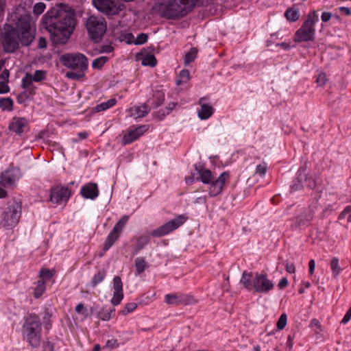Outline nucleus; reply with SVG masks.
Here are the masks:
<instances>
[{"label":"nucleus","mask_w":351,"mask_h":351,"mask_svg":"<svg viewBox=\"0 0 351 351\" xmlns=\"http://www.w3.org/2000/svg\"><path fill=\"white\" fill-rule=\"evenodd\" d=\"M28 97L29 95L27 94V93L24 92L18 95L17 100L19 103H23L27 100Z\"/></svg>","instance_id":"obj_58"},{"label":"nucleus","mask_w":351,"mask_h":351,"mask_svg":"<svg viewBox=\"0 0 351 351\" xmlns=\"http://www.w3.org/2000/svg\"><path fill=\"white\" fill-rule=\"evenodd\" d=\"M180 295L176 294H167L165 295V301L169 304L180 305Z\"/></svg>","instance_id":"obj_31"},{"label":"nucleus","mask_w":351,"mask_h":351,"mask_svg":"<svg viewBox=\"0 0 351 351\" xmlns=\"http://www.w3.org/2000/svg\"><path fill=\"white\" fill-rule=\"evenodd\" d=\"M150 111L149 106L145 103L141 106H133L129 110L130 116L134 119L142 118L146 116Z\"/></svg>","instance_id":"obj_17"},{"label":"nucleus","mask_w":351,"mask_h":351,"mask_svg":"<svg viewBox=\"0 0 351 351\" xmlns=\"http://www.w3.org/2000/svg\"><path fill=\"white\" fill-rule=\"evenodd\" d=\"M39 276L41 278V280H43L44 281L45 280H49L53 276V274L51 271L48 269H42L40 271Z\"/></svg>","instance_id":"obj_46"},{"label":"nucleus","mask_w":351,"mask_h":351,"mask_svg":"<svg viewBox=\"0 0 351 351\" xmlns=\"http://www.w3.org/2000/svg\"><path fill=\"white\" fill-rule=\"evenodd\" d=\"M351 319V307L348 309L343 318L341 320L342 324L348 323Z\"/></svg>","instance_id":"obj_57"},{"label":"nucleus","mask_w":351,"mask_h":351,"mask_svg":"<svg viewBox=\"0 0 351 351\" xmlns=\"http://www.w3.org/2000/svg\"><path fill=\"white\" fill-rule=\"evenodd\" d=\"M86 27L92 40L98 42L106 31V23L103 17L90 16L88 18Z\"/></svg>","instance_id":"obj_7"},{"label":"nucleus","mask_w":351,"mask_h":351,"mask_svg":"<svg viewBox=\"0 0 351 351\" xmlns=\"http://www.w3.org/2000/svg\"><path fill=\"white\" fill-rule=\"evenodd\" d=\"M27 125V121L23 118H14L9 125L10 130L21 134Z\"/></svg>","instance_id":"obj_19"},{"label":"nucleus","mask_w":351,"mask_h":351,"mask_svg":"<svg viewBox=\"0 0 351 351\" xmlns=\"http://www.w3.org/2000/svg\"><path fill=\"white\" fill-rule=\"evenodd\" d=\"M204 98H201L199 104L201 105L200 110H198V116L201 119H207L213 114L212 106L203 104Z\"/></svg>","instance_id":"obj_20"},{"label":"nucleus","mask_w":351,"mask_h":351,"mask_svg":"<svg viewBox=\"0 0 351 351\" xmlns=\"http://www.w3.org/2000/svg\"><path fill=\"white\" fill-rule=\"evenodd\" d=\"M330 267L332 271L333 278H336L341 271V268L339 266V258L333 257L330 262Z\"/></svg>","instance_id":"obj_23"},{"label":"nucleus","mask_w":351,"mask_h":351,"mask_svg":"<svg viewBox=\"0 0 351 351\" xmlns=\"http://www.w3.org/2000/svg\"><path fill=\"white\" fill-rule=\"evenodd\" d=\"M332 16V14L330 12H323L322 15V20L323 22H327L328 21L330 18Z\"/></svg>","instance_id":"obj_61"},{"label":"nucleus","mask_w":351,"mask_h":351,"mask_svg":"<svg viewBox=\"0 0 351 351\" xmlns=\"http://www.w3.org/2000/svg\"><path fill=\"white\" fill-rule=\"evenodd\" d=\"M106 346L110 348H117L118 346L117 341L116 339L108 340Z\"/></svg>","instance_id":"obj_59"},{"label":"nucleus","mask_w":351,"mask_h":351,"mask_svg":"<svg viewBox=\"0 0 351 351\" xmlns=\"http://www.w3.org/2000/svg\"><path fill=\"white\" fill-rule=\"evenodd\" d=\"M308 267H309V274L312 275L314 272L315 267V263L313 259L311 260L308 263Z\"/></svg>","instance_id":"obj_63"},{"label":"nucleus","mask_w":351,"mask_h":351,"mask_svg":"<svg viewBox=\"0 0 351 351\" xmlns=\"http://www.w3.org/2000/svg\"><path fill=\"white\" fill-rule=\"evenodd\" d=\"M75 311L77 313L81 314L83 318H86L88 315V311L83 304H79L75 307Z\"/></svg>","instance_id":"obj_48"},{"label":"nucleus","mask_w":351,"mask_h":351,"mask_svg":"<svg viewBox=\"0 0 351 351\" xmlns=\"http://www.w3.org/2000/svg\"><path fill=\"white\" fill-rule=\"evenodd\" d=\"M274 287V284L267 276L263 274H256L253 278V289L256 292L267 293Z\"/></svg>","instance_id":"obj_11"},{"label":"nucleus","mask_w":351,"mask_h":351,"mask_svg":"<svg viewBox=\"0 0 351 351\" xmlns=\"http://www.w3.org/2000/svg\"><path fill=\"white\" fill-rule=\"evenodd\" d=\"M70 195L66 187L57 186L51 189L50 199L53 204H62L69 199Z\"/></svg>","instance_id":"obj_13"},{"label":"nucleus","mask_w":351,"mask_h":351,"mask_svg":"<svg viewBox=\"0 0 351 351\" xmlns=\"http://www.w3.org/2000/svg\"><path fill=\"white\" fill-rule=\"evenodd\" d=\"M301 173L299 174L297 180L294 181L293 184L291 186V191H295L299 190L302 188L301 182L302 178H300Z\"/></svg>","instance_id":"obj_52"},{"label":"nucleus","mask_w":351,"mask_h":351,"mask_svg":"<svg viewBox=\"0 0 351 351\" xmlns=\"http://www.w3.org/2000/svg\"><path fill=\"white\" fill-rule=\"evenodd\" d=\"M137 308V304L134 302L128 303L125 308L121 311L120 313L125 315L132 311H134Z\"/></svg>","instance_id":"obj_40"},{"label":"nucleus","mask_w":351,"mask_h":351,"mask_svg":"<svg viewBox=\"0 0 351 351\" xmlns=\"http://www.w3.org/2000/svg\"><path fill=\"white\" fill-rule=\"evenodd\" d=\"M9 91L8 86L3 82H0V93H5Z\"/></svg>","instance_id":"obj_60"},{"label":"nucleus","mask_w":351,"mask_h":351,"mask_svg":"<svg viewBox=\"0 0 351 351\" xmlns=\"http://www.w3.org/2000/svg\"><path fill=\"white\" fill-rule=\"evenodd\" d=\"M21 206L16 201L9 202L8 207L2 214L1 224L3 227L10 228L15 226L21 217Z\"/></svg>","instance_id":"obj_8"},{"label":"nucleus","mask_w":351,"mask_h":351,"mask_svg":"<svg viewBox=\"0 0 351 351\" xmlns=\"http://www.w3.org/2000/svg\"><path fill=\"white\" fill-rule=\"evenodd\" d=\"M105 276H106L105 271H104V270L99 271L97 274H95L94 276V278L92 281L93 285L95 287L98 283L101 282L104 280Z\"/></svg>","instance_id":"obj_43"},{"label":"nucleus","mask_w":351,"mask_h":351,"mask_svg":"<svg viewBox=\"0 0 351 351\" xmlns=\"http://www.w3.org/2000/svg\"><path fill=\"white\" fill-rule=\"evenodd\" d=\"M108 60L106 56H101L93 60L92 66L95 69H101L104 64Z\"/></svg>","instance_id":"obj_35"},{"label":"nucleus","mask_w":351,"mask_h":351,"mask_svg":"<svg viewBox=\"0 0 351 351\" xmlns=\"http://www.w3.org/2000/svg\"><path fill=\"white\" fill-rule=\"evenodd\" d=\"M147 40V35L141 33L138 35V36L132 41L135 45H142L144 44ZM130 43H132L131 40H130Z\"/></svg>","instance_id":"obj_45"},{"label":"nucleus","mask_w":351,"mask_h":351,"mask_svg":"<svg viewBox=\"0 0 351 351\" xmlns=\"http://www.w3.org/2000/svg\"><path fill=\"white\" fill-rule=\"evenodd\" d=\"M340 219H346L348 222H351V206H348L339 215Z\"/></svg>","instance_id":"obj_47"},{"label":"nucleus","mask_w":351,"mask_h":351,"mask_svg":"<svg viewBox=\"0 0 351 351\" xmlns=\"http://www.w3.org/2000/svg\"><path fill=\"white\" fill-rule=\"evenodd\" d=\"M98 189L95 184H88L81 189L82 195L86 199H94L98 196Z\"/></svg>","instance_id":"obj_18"},{"label":"nucleus","mask_w":351,"mask_h":351,"mask_svg":"<svg viewBox=\"0 0 351 351\" xmlns=\"http://www.w3.org/2000/svg\"><path fill=\"white\" fill-rule=\"evenodd\" d=\"M112 51L113 47L109 45H102L99 49V53H110Z\"/></svg>","instance_id":"obj_55"},{"label":"nucleus","mask_w":351,"mask_h":351,"mask_svg":"<svg viewBox=\"0 0 351 351\" xmlns=\"http://www.w3.org/2000/svg\"><path fill=\"white\" fill-rule=\"evenodd\" d=\"M116 102H117V101L115 99H114V98L110 99L106 102H103V103L97 105L95 107V110L96 112H101V111L106 110L112 107L116 104Z\"/></svg>","instance_id":"obj_29"},{"label":"nucleus","mask_w":351,"mask_h":351,"mask_svg":"<svg viewBox=\"0 0 351 351\" xmlns=\"http://www.w3.org/2000/svg\"><path fill=\"white\" fill-rule=\"evenodd\" d=\"M115 313L114 309H111L109 311H106L104 309L99 311V316L104 321L109 320L112 316H114Z\"/></svg>","instance_id":"obj_37"},{"label":"nucleus","mask_w":351,"mask_h":351,"mask_svg":"<svg viewBox=\"0 0 351 351\" xmlns=\"http://www.w3.org/2000/svg\"><path fill=\"white\" fill-rule=\"evenodd\" d=\"M228 178L229 173L227 172H223L216 180L213 182L209 190L210 196L215 197L219 194L223 189L226 181L228 180Z\"/></svg>","instance_id":"obj_14"},{"label":"nucleus","mask_w":351,"mask_h":351,"mask_svg":"<svg viewBox=\"0 0 351 351\" xmlns=\"http://www.w3.org/2000/svg\"><path fill=\"white\" fill-rule=\"evenodd\" d=\"M114 291L123 292V283L119 276H115L113 279Z\"/></svg>","instance_id":"obj_39"},{"label":"nucleus","mask_w":351,"mask_h":351,"mask_svg":"<svg viewBox=\"0 0 351 351\" xmlns=\"http://www.w3.org/2000/svg\"><path fill=\"white\" fill-rule=\"evenodd\" d=\"M93 3L98 10L108 16L118 14L124 7L114 0H93Z\"/></svg>","instance_id":"obj_9"},{"label":"nucleus","mask_w":351,"mask_h":351,"mask_svg":"<svg viewBox=\"0 0 351 351\" xmlns=\"http://www.w3.org/2000/svg\"><path fill=\"white\" fill-rule=\"evenodd\" d=\"M190 80V73L187 69L182 70L178 74L176 84L177 86H180L182 84L187 83Z\"/></svg>","instance_id":"obj_24"},{"label":"nucleus","mask_w":351,"mask_h":351,"mask_svg":"<svg viewBox=\"0 0 351 351\" xmlns=\"http://www.w3.org/2000/svg\"><path fill=\"white\" fill-rule=\"evenodd\" d=\"M45 291V282L43 280H39L36 282L34 288V296L36 298H40Z\"/></svg>","instance_id":"obj_28"},{"label":"nucleus","mask_w":351,"mask_h":351,"mask_svg":"<svg viewBox=\"0 0 351 351\" xmlns=\"http://www.w3.org/2000/svg\"><path fill=\"white\" fill-rule=\"evenodd\" d=\"M267 170V167L265 163H262L256 166L255 174H259L261 176H263Z\"/></svg>","instance_id":"obj_50"},{"label":"nucleus","mask_w":351,"mask_h":351,"mask_svg":"<svg viewBox=\"0 0 351 351\" xmlns=\"http://www.w3.org/2000/svg\"><path fill=\"white\" fill-rule=\"evenodd\" d=\"M77 23L75 11L68 5L52 7L43 16L44 27L51 33L53 42L64 44L73 32Z\"/></svg>","instance_id":"obj_1"},{"label":"nucleus","mask_w":351,"mask_h":351,"mask_svg":"<svg viewBox=\"0 0 351 351\" xmlns=\"http://www.w3.org/2000/svg\"><path fill=\"white\" fill-rule=\"evenodd\" d=\"M35 29L31 26L28 16H21L15 27L5 25L1 43L5 52L12 53L19 46V41L24 46H29L34 39Z\"/></svg>","instance_id":"obj_2"},{"label":"nucleus","mask_w":351,"mask_h":351,"mask_svg":"<svg viewBox=\"0 0 351 351\" xmlns=\"http://www.w3.org/2000/svg\"><path fill=\"white\" fill-rule=\"evenodd\" d=\"M164 93L161 91H156L154 95V97L155 98L156 101L154 102V107L158 108L160 106L164 101Z\"/></svg>","instance_id":"obj_38"},{"label":"nucleus","mask_w":351,"mask_h":351,"mask_svg":"<svg viewBox=\"0 0 351 351\" xmlns=\"http://www.w3.org/2000/svg\"><path fill=\"white\" fill-rule=\"evenodd\" d=\"M18 170L14 169H8L0 176V185L7 187L11 186L18 178Z\"/></svg>","instance_id":"obj_15"},{"label":"nucleus","mask_w":351,"mask_h":351,"mask_svg":"<svg viewBox=\"0 0 351 351\" xmlns=\"http://www.w3.org/2000/svg\"><path fill=\"white\" fill-rule=\"evenodd\" d=\"M318 21L315 11L310 12L302 27L295 32L294 41L297 43L313 40L315 36L314 25Z\"/></svg>","instance_id":"obj_6"},{"label":"nucleus","mask_w":351,"mask_h":351,"mask_svg":"<svg viewBox=\"0 0 351 351\" xmlns=\"http://www.w3.org/2000/svg\"><path fill=\"white\" fill-rule=\"evenodd\" d=\"M142 64L144 66H154L156 64V60L154 55L147 54L142 60Z\"/></svg>","instance_id":"obj_33"},{"label":"nucleus","mask_w":351,"mask_h":351,"mask_svg":"<svg viewBox=\"0 0 351 351\" xmlns=\"http://www.w3.org/2000/svg\"><path fill=\"white\" fill-rule=\"evenodd\" d=\"M60 60L66 67L72 71H68L66 76L69 79L80 80L84 77L88 68V60L82 53H68L60 56Z\"/></svg>","instance_id":"obj_4"},{"label":"nucleus","mask_w":351,"mask_h":351,"mask_svg":"<svg viewBox=\"0 0 351 351\" xmlns=\"http://www.w3.org/2000/svg\"><path fill=\"white\" fill-rule=\"evenodd\" d=\"M123 298V292L114 291L113 297L111 302L113 305L116 306L121 303Z\"/></svg>","instance_id":"obj_42"},{"label":"nucleus","mask_w":351,"mask_h":351,"mask_svg":"<svg viewBox=\"0 0 351 351\" xmlns=\"http://www.w3.org/2000/svg\"><path fill=\"white\" fill-rule=\"evenodd\" d=\"M23 334L28 343L34 348L39 346L41 341V323L36 315H29L23 324Z\"/></svg>","instance_id":"obj_5"},{"label":"nucleus","mask_w":351,"mask_h":351,"mask_svg":"<svg viewBox=\"0 0 351 351\" xmlns=\"http://www.w3.org/2000/svg\"><path fill=\"white\" fill-rule=\"evenodd\" d=\"M287 316L285 313H282L280 315L278 321L277 322V328H278V330L284 329L287 325Z\"/></svg>","instance_id":"obj_44"},{"label":"nucleus","mask_w":351,"mask_h":351,"mask_svg":"<svg viewBox=\"0 0 351 351\" xmlns=\"http://www.w3.org/2000/svg\"><path fill=\"white\" fill-rule=\"evenodd\" d=\"M288 285V280L286 278H283L280 280V281L279 282L278 286L280 289H283L285 287H286Z\"/></svg>","instance_id":"obj_62"},{"label":"nucleus","mask_w":351,"mask_h":351,"mask_svg":"<svg viewBox=\"0 0 351 351\" xmlns=\"http://www.w3.org/2000/svg\"><path fill=\"white\" fill-rule=\"evenodd\" d=\"M197 54V49L195 47H193L190 49L189 52L184 56V65H188L195 59Z\"/></svg>","instance_id":"obj_30"},{"label":"nucleus","mask_w":351,"mask_h":351,"mask_svg":"<svg viewBox=\"0 0 351 351\" xmlns=\"http://www.w3.org/2000/svg\"><path fill=\"white\" fill-rule=\"evenodd\" d=\"M327 81L326 76L324 73H320L317 78L318 86H324Z\"/></svg>","instance_id":"obj_54"},{"label":"nucleus","mask_w":351,"mask_h":351,"mask_svg":"<svg viewBox=\"0 0 351 351\" xmlns=\"http://www.w3.org/2000/svg\"><path fill=\"white\" fill-rule=\"evenodd\" d=\"M195 169L199 174L200 179L202 181V182L207 184L209 183L210 181L213 180V178L210 171L208 169H203L202 168H199L197 166H195Z\"/></svg>","instance_id":"obj_22"},{"label":"nucleus","mask_w":351,"mask_h":351,"mask_svg":"<svg viewBox=\"0 0 351 351\" xmlns=\"http://www.w3.org/2000/svg\"><path fill=\"white\" fill-rule=\"evenodd\" d=\"M201 1L169 0L155 4L153 10L162 17L173 19L186 15Z\"/></svg>","instance_id":"obj_3"},{"label":"nucleus","mask_w":351,"mask_h":351,"mask_svg":"<svg viewBox=\"0 0 351 351\" xmlns=\"http://www.w3.org/2000/svg\"><path fill=\"white\" fill-rule=\"evenodd\" d=\"M128 220V216H123L114 226L111 232L109 234L104 245V250H108L118 239L121 232Z\"/></svg>","instance_id":"obj_12"},{"label":"nucleus","mask_w":351,"mask_h":351,"mask_svg":"<svg viewBox=\"0 0 351 351\" xmlns=\"http://www.w3.org/2000/svg\"><path fill=\"white\" fill-rule=\"evenodd\" d=\"M45 8H46V5L43 2H39V3H36L33 8L34 14H35L36 16L41 14L44 12Z\"/></svg>","instance_id":"obj_41"},{"label":"nucleus","mask_w":351,"mask_h":351,"mask_svg":"<svg viewBox=\"0 0 351 351\" xmlns=\"http://www.w3.org/2000/svg\"><path fill=\"white\" fill-rule=\"evenodd\" d=\"M50 315L48 313H46L45 315L44 316V323H45V327L46 329H49L50 325L47 323L48 321H49Z\"/></svg>","instance_id":"obj_64"},{"label":"nucleus","mask_w":351,"mask_h":351,"mask_svg":"<svg viewBox=\"0 0 351 351\" xmlns=\"http://www.w3.org/2000/svg\"><path fill=\"white\" fill-rule=\"evenodd\" d=\"M34 79L32 75L30 74H26L25 76L22 80V86L24 88H28L29 85L32 84Z\"/></svg>","instance_id":"obj_49"},{"label":"nucleus","mask_w":351,"mask_h":351,"mask_svg":"<svg viewBox=\"0 0 351 351\" xmlns=\"http://www.w3.org/2000/svg\"><path fill=\"white\" fill-rule=\"evenodd\" d=\"M185 221L186 218L184 216L179 215L178 217L171 219L167 223L153 230L151 233V235L156 237L164 236L177 229L178 227L182 225Z\"/></svg>","instance_id":"obj_10"},{"label":"nucleus","mask_w":351,"mask_h":351,"mask_svg":"<svg viewBox=\"0 0 351 351\" xmlns=\"http://www.w3.org/2000/svg\"><path fill=\"white\" fill-rule=\"evenodd\" d=\"M313 218V210L309 208L308 210H304L300 213L295 219L294 226L295 228L308 226Z\"/></svg>","instance_id":"obj_16"},{"label":"nucleus","mask_w":351,"mask_h":351,"mask_svg":"<svg viewBox=\"0 0 351 351\" xmlns=\"http://www.w3.org/2000/svg\"><path fill=\"white\" fill-rule=\"evenodd\" d=\"M45 77V72L41 70H37L35 71L34 75L32 76L34 81L40 82L43 80Z\"/></svg>","instance_id":"obj_51"},{"label":"nucleus","mask_w":351,"mask_h":351,"mask_svg":"<svg viewBox=\"0 0 351 351\" xmlns=\"http://www.w3.org/2000/svg\"><path fill=\"white\" fill-rule=\"evenodd\" d=\"M13 101L10 98H3L0 99V107L3 110H12Z\"/></svg>","instance_id":"obj_36"},{"label":"nucleus","mask_w":351,"mask_h":351,"mask_svg":"<svg viewBox=\"0 0 351 351\" xmlns=\"http://www.w3.org/2000/svg\"><path fill=\"white\" fill-rule=\"evenodd\" d=\"M285 16L289 21H295L299 19L300 14L297 10L288 9L285 12Z\"/></svg>","instance_id":"obj_34"},{"label":"nucleus","mask_w":351,"mask_h":351,"mask_svg":"<svg viewBox=\"0 0 351 351\" xmlns=\"http://www.w3.org/2000/svg\"><path fill=\"white\" fill-rule=\"evenodd\" d=\"M147 130H148L147 125H141V126L136 128L133 131L139 137L141 135H143Z\"/></svg>","instance_id":"obj_53"},{"label":"nucleus","mask_w":351,"mask_h":351,"mask_svg":"<svg viewBox=\"0 0 351 351\" xmlns=\"http://www.w3.org/2000/svg\"><path fill=\"white\" fill-rule=\"evenodd\" d=\"M150 238L148 235H142L137 239L136 244L134 247V252H138L143 249L149 241Z\"/></svg>","instance_id":"obj_26"},{"label":"nucleus","mask_w":351,"mask_h":351,"mask_svg":"<svg viewBox=\"0 0 351 351\" xmlns=\"http://www.w3.org/2000/svg\"><path fill=\"white\" fill-rule=\"evenodd\" d=\"M180 305H194L198 303V300L191 295H180Z\"/></svg>","instance_id":"obj_27"},{"label":"nucleus","mask_w":351,"mask_h":351,"mask_svg":"<svg viewBox=\"0 0 351 351\" xmlns=\"http://www.w3.org/2000/svg\"><path fill=\"white\" fill-rule=\"evenodd\" d=\"M134 265L137 274H141L145 271V268L147 267V263L145 261V258L138 257L135 259Z\"/></svg>","instance_id":"obj_25"},{"label":"nucleus","mask_w":351,"mask_h":351,"mask_svg":"<svg viewBox=\"0 0 351 351\" xmlns=\"http://www.w3.org/2000/svg\"><path fill=\"white\" fill-rule=\"evenodd\" d=\"M286 271L290 274L295 272V267L293 263L286 262L285 263Z\"/></svg>","instance_id":"obj_56"},{"label":"nucleus","mask_w":351,"mask_h":351,"mask_svg":"<svg viewBox=\"0 0 351 351\" xmlns=\"http://www.w3.org/2000/svg\"><path fill=\"white\" fill-rule=\"evenodd\" d=\"M138 138V135H136L134 131L131 130L127 134L124 135L122 138V143L123 145H127L131 143Z\"/></svg>","instance_id":"obj_32"},{"label":"nucleus","mask_w":351,"mask_h":351,"mask_svg":"<svg viewBox=\"0 0 351 351\" xmlns=\"http://www.w3.org/2000/svg\"><path fill=\"white\" fill-rule=\"evenodd\" d=\"M253 278L254 277L252 273L244 271L242 274L240 282L246 289L250 291L253 289Z\"/></svg>","instance_id":"obj_21"}]
</instances>
